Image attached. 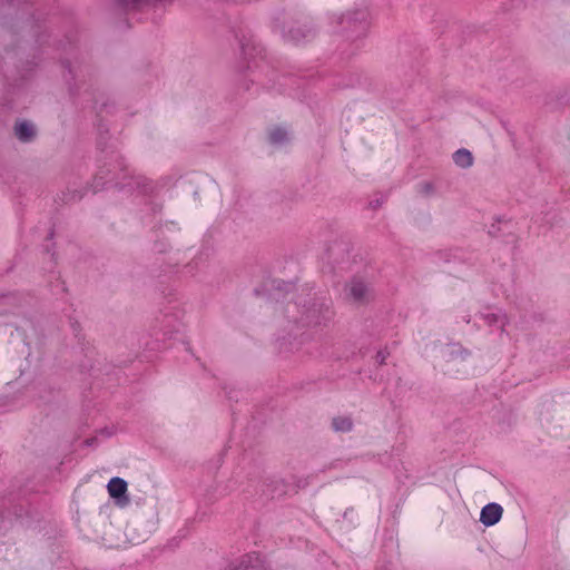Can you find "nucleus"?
Listing matches in <instances>:
<instances>
[{"instance_id":"1","label":"nucleus","mask_w":570,"mask_h":570,"mask_svg":"<svg viewBox=\"0 0 570 570\" xmlns=\"http://www.w3.org/2000/svg\"><path fill=\"white\" fill-rule=\"evenodd\" d=\"M368 13L365 9H358L354 12L347 13L342 17L341 23H346L350 26L353 33H355L356 38H361L365 36L368 29Z\"/></svg>"},{"instance_id":"12","label":"nucleus","mask_w":570,"mask_h":570,"mask_svg":"<svg viewBox=\"0 0 570 570\" xmlns=\"http://www.w3.org/2000/svg\"><path fill=\"white\" fill-rule=\"evenodd\" d=\"M119 4L126 10H141L149 6L148 0H119Z\"/></svg>"},{"instance_id":"14","label":"nucleus","mask_w":570,"mask_h":570,"mask_svg":"<svg viewBox=\"0 0 570 570\" xmlns=\"http://www.w3.org/2000/svg\"><path fill=\"white\" fill-rule=\"evenodd\" d=\"M303 307H304V311L302 313L303 315H302L301 322L309 324L311 323V320H309L311 313L314 312V309H312L309 307H305V305Z\"/></svg>"},{"instance_id":"4","label":"nucleus","mask_w":570,"mask_h":570,"mask_svg":"<svg viewBox=\"0 0 570 570\" xmlns=\"http://www.w3.org/2000/svg\"><path fill=\"white\" fill-rule=\"evenodd\" d=\"M314 32L311 28H292L288 30V32L285 35L286 39L288 41H292L294 43H301L304 40L309 39L313 37Z\"/></svg>"},{"instance_id":"18","label":"nucleus","mask_w":570,"mask_h":570,"mask_svg":"<svg viewBox=\"0 0 570 570\" xmlns=\"http://www.w3.org/2000/svg\"><path fill=\"white\" fill-rule=\"evenodd\" d=\"M240 47H242V51H243L245 57H249V58L253 57L252 52L248 51V43L242 42Z\"/></svg>"},{"instance_id":"2","label":"nucleus","mask_w":570,"mask_h":570,"mask_svg":"<svg viewBox=\"0 0 570 570\" xmlns=\"http://www.w3.org/2000/svg\"><path fill=\"white\" fill-rule=\"evenodd\" d=\"M503 509L498 503H488L481 510L480 521L487 525L491 527L498 523L502 517Z\"/></svg>"},{"instance_id":"17","label":"nucleus","mask_w":570,"mask_h":570,"mask_svg":"<svg viewBox=\"0 0 570 570\" xmlns=\"http://www.w3.org/2000/svg\"><path fill=\"white\" fill-rule=\"evenodd\" d=\"M387 357V353L384 351H379L376 354V360L380 364H383Z\"/></svg>"},{"instance_id":"7","label":"nucleus","mask_w":570,"mask_h":570,"mask_svg":"<svg viewBox=\"0 0 570 570\" xmlns=\"http://www.w3.org/2000/svg\"><path fill=\"white\" fill-rule=\"evenodd\" d=\"M482 320L488 324L489 326H499L502 331L504 330V326L507 325V316L505 314L498 312H487L481 314Z\"/></svg>"},{"instance_id":"9","label":"nucleus","mask_w":570,"mask_h":570,"mask_svg":"<svg viewBox=\"0 0 570 570\" xmlns=\"http://www.w3.org/2000/svg\"><path fill=\"white\" fill-rule=\"evenodd\" d=\"M366 292H367V288L363 282L353 281L351 283L350 293L355 301H357V302L363 301V298L366 295Z\"/></svg>"},{"instance_id":"19","label":"nucleus","mask_w":570,"mask_h":570,"mask_svg":"<svg viewBox=\"0 0 570 570\" xmlns=\"http://www.w3.org/2000/svg\"><path fill=\"white\" fill-rule=\"evenodd\" d=\"M296 306H299L302 304V301H295L294 303Z\"/></svg>"},{"instance_id":"11","label":"nucleus","mask_w":570,"mask_h":570,"mask_svg":"<svg viewBox=\"0 0 570 570\" xmlns=\"http://www.w3.org/2000/svg\"><path fill=\"white\" fill-rule=\"evenodd\" d=\"M332 425L335 431L348 432L353 428V422L350 417L338 416L333 419Z\"/></svg>"},{"instance_id":"5","label":"nucleus","mask_w":570,"mask_h":570,"mask_svg":"<svg viewBox=\"0 0 570 570\" xmlns=\"http://www.w3.org/2000/svg\"><path fill=\"white\" fill-rule=\"evenodd\" d=\"M14 132L18 139L24 142L30 141L36 135L33 125L28 121L18 122L14 127Z\"/></svg>"},{"instance_id":"10","label":"nucleus","mask_w":570,"mask_h":570,"mask_svg":"<svg viewBox=\"0 0 570 570\" xmlns=\"http://www.w3.org/2000/svg\"><path fill=\"white\" fill-rule=\"evenodd\" d=\"M268 139L274 145H279L288 139L287 131L282 127L273 128L268 134Z\"/></svg>"},{"instance_id":"6","label":"nucleus","mask_w":570,"mask_h":570,"mask_svg":"<svg viewBox=\"0 0 570 570\" xmlns=\"http://www.w3.org/2000/svg\"><path fill=\"white\" fill-rule=\"evenodd\" d=\"M271 287L274 289V293L271 294V297L273 299L279 301L281 297L285 298L289 294V292L294 288V285L283 281H272Z\"/></svg>"},{"instance_id":"15","label":"nucleus","mask_w":570,"mask_h":570,"mask_svg":"<svg viewBox=\"0 0 570 570\" xmlns=\"http://www.w3.org/2000/svg\"><path fill=\"white\" fill-rule=\"evenodd\" d=\"M419 191L423 195H429L433 191V186L431 183H423L420 185Z\"/></svg>"},{"instance_id":"8","label":"nucleus","mask_w":570,"mask_h":570,"mask_svg":"<svg viewBox=\"0 0 570 570\" xmlns=\"http://www.w3.org/2000/svg\"><path fill=\"white\" fill-rule=\"evenodd\" d=\"M453 161L461 168H469L473 164V156L468 149L461 148L453 154Z\"/></svg>"},{"instance_id":"16","label":"nucleus","mask_w":570,"mask_h":570,"mask_svg":"<svg viewBox=\"0 0 570 570\" xmlns=\"http://www.w3.org/2000/svg\"><path fill=\"white\" fill-rule=\"evenodd\" d=\"M114 167L119 169L120 171H124L125 170L124 159L120 158L119 156H116L115 157V166Z\"/></svg>"},{"instance_id":"13","label":"nucleus","mask_w":570,"mask_h":570,"mask_svg":"<svg viewBox=\"0 0 570 570\" xmlns=\"http://www.w3.org/2000/svg\"><path fill=\"white\" fill-rule=\"evenodd\" d=\"M96 180H97V186L98 185L105 186L106 184L114 183V181L116 185L120 184L119 177L117 174H114L112 177H107V175H105V171L102 169L97 174Z\"/></svg>"},{"instance_id":"3","label":"nucleus","mask_w":570,"mask_h":570,"mask_svg":"<svg viewBox=\"0 0 570 570\" xmlns=\"http://www.w3.org/2000/svg\"><path fill=\"white\" fill-rule=\"evenodd\" d=\"M109 495L114 499H121L127 492V482L118 476L110 479L107 484Z\"/></svg>"}]
</instances>
